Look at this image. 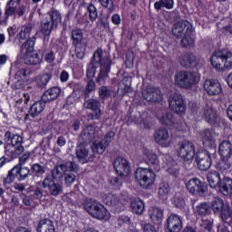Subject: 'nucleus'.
Returning a JSON list of instances; mask_svg holds the SVG:
<instances>
[{
  "label": "nucleus",
  "instance_id": "obj_1",
  "mask_svg": "<svg viewBox=\"0 0 232 232\" xmlns=\"http://www.w3.org/2000/svg\"><path fill=\"white\" fill-rule=\"evenodd\" d=\"M95 63L100 64L101 66L96 82L102 84V82H104L109 77L108 73H110L111 70V64H113V62L110 56L102 58V49H97L92 55V62L87 66L86 77L89 80H93V77H95V73L97 72V66H95Z\"/></svg>",
  "mask_w": 232,
  "mask_h": 232
},
{
  "label": "nucleus",
  "instance_id": "obj_2",
  "mask_svg": "<svg viewBox=\"0 0 232 232\" xmlns=\"http://www.w3.org/2000/svg\"><path fill=\"white\" fill-rule=\"evenodd\" d=\"M212 68L217 72H224L232 68V53L227 49H221L212 53L210 58Z\"/></svg>",
  "mask_w": 232,
  "mask_h": 232
},
{
  "label": "nucleus",
  "instance_id": "obj_3",
  "mask_svg": "<svg viewBox=\"0 0 232 232\" xmlns=\"http://www.w3.org/2000/svg\"><path fill=\"white\" fill-rule=\"evenodd\" d=\"M178 155L182 159L186 169H191L195 158V144L189 140L180 141L178 144Z\"/></svg>",
  "mask_w": 232,
  "mask_h": 232
},
{
  "label": "nucleus",
  "instance_id": "obj_4",
  "mask_svg": "<svg viewBox=\"0 0 232 232\" xmlns=\"http://www.w3.org/2000/svg\"><path fill=\"white\" fill-rule=\"evenodd\" d=\"M176 86L184 90H191V87L198 84L200 76L197 72L179 71L174 76Z\"/></svg>",
  "mask_w": 232,
  "mask_h": 232
},
{
  "label": "nucleus",
  "instance_id": "obj_5",
  "mask_svg": "<svg viewBox=\"0 0 232 232\" xmlns=\"http://www.w3.org/2000/svg\"><path fill=\"white\" fill-rule=\"evenodd\" d=\"M30 177V169L26 167H22L21 165L14 166L11 170L8 171L7 176L4 179L3 184H12L15 179L19 182L26 180Z\"/></svg>",
  "mask_w": 232,
  "mask_h": 232
},
{
  "label": "nucleus",
  "instance_id": "obj_6",
  "mask_svg": "<svg viewBox=\"0 0 232 232\" xmlns=\"http://www.w3.org/2000/svg\"><path fill=\"white\" fill-rule=\"evenodd\" d=\"M82 207L84 209L92 215L94 218H98L99 220H102L104 217H106V208L102 206L101 203L97 201H92L91 198H84Z\"/></svg>",
  "mask_w": 232,
  "mask_h": 232
},
{
  "label": "nucleus",
  "instance_id": "obj_7",
  "mask_svg": "<svg viewBox=\"0 0 232 232\" xmlns=\"http://www.w3.org/2000/svg\"><path fill=\"white\" fill-rule=\"evenodd\" d=\"M135 179L141 188L150 189L155 182V173L152 169L139 168L135 171Z\"/></svg>",
  "mask_w": 232,
  "mask_h": 232
},
{
  "label": "nucleus",
  "instance_id": "obj_8",
  "mask_svg": "<svg viewBox=\"0 0 232 232\" xmlns=\"http://www.w3.org/2000/svg\"><path fill=\"white\" fill-rule=\"evenodd\" d=\"M168 101L170 110L178 115H182L186 111V102L179 92H170Z\"/></svg>",
  "mask_w": 232,
  "mask_h": 232
},
{
  "label": "nucleus",
  "instance_id": "obj_9",
  "mask_svg": "<svg viewBox=\"0 0 232 232\" xmlns=\"http://www.w3.org/2000/svg\"><path fill=\"white\" fill-rule=\"evenodd\" d=\"M42 186L44 189H47L51 197H59L63 191V184L55 182L50 174H46L42 182Z\"/></svg>",
  "mask_w": 232,
  "mask_h": 232
},
{
  "label": "nucleus",
  "instance_id": "obj_10",
  "mask_svg": "<svg viewBox=\"0 0 232 232\" xmlns=\"http://www.w3.org/2000/svg\"><path fill=\"white\" fill-rule=\"evenodd\" d=\"M186 188L189 193L195 195L197 193L199 197H204L208 194V185L200 181L198 178H193L186 182Z\"/></svg>",
  "mask_w": 232,
  "mask_h": 232
},
{
  "label": "nucleus",
  "instance_id": "obj_11",
  "mask_svg": "<svg viewBox=\"0 0 232 232\" xmlns=\"http://www.w3.org/2000/svg\"><path fill=\"white\" fill-rule=\"evenodd\" d=\"M94 139H99L97 129L93 125H87L82 128L78 140L82 144H90Z\"/></svg>",
  "mask_w": 232,
  "mask_h": 232
},
{
  "label": "nucleus",
  "instance_id": "obj_12",
  "mask_svg": "<svg viewBox=\"0 0 232 232\" xmlns=\"http://www.w3.org/2000/svg\"><path fill=\"white\" fill-rule=\"evenodd\" d=\"M88 144L79 142L76 146V157L78 160L83 162H93L95 160V153L90 151V149H87Z\"/></svg>",
  "mask_w": 232,
  "mask_h": 232
},
{
  "label": "nucleus",
  "instance_id": "obj_13",
  "mask_svg": "<svg viewBox=\"0 0 232 232\" xmlns=\"http://www.w3.org/2000/svg\"><path fill=\"white\" fill-rule=\"evenodd\" d=\"M171 32L172 35L176 37V39H182L184 35L193 34V28L188 22L181 21L173 24Z\"/></svg>",
  "mask_w": 232,
  "mask_h": 232
},
{
  "label": "nucleus",
  "instance_id": "obj_14",
  "mask_svg": "<svg viewBox=\"0 0 232 232\" xmlns=\"http://www.w3.org/2000/svg\"><path fill=\"white\" fill-rule=\"evenodd\" d=\"M197 113H199L200 117L205 118V121L209 122V124H215L217 122V112L213 110L211 102L203 104L197 110Z\"/></svg>",
  "mask_w": 232,
  "mask_h": 232
},
{
  "label": "nucleus",
  "instance_id": "obj_15",
  "mask_svg": "<svg viewBox=\"0 0 232 232\" xmlns=\"http://www.w3.org/2000/svg\"><path fill=\"white\" fill-rule=\"evenodd\" d=\"M196 162L200 171H208L211 168V154L208 150H199L196 154Z\"/></svg>",
  "mask_w": 232,
  "mask_h": 232
},
{
  "label": "nucleus",
  "instance_id": "obj_16",
  "mask_svg": "<svg viewBox=\"0 0 232 232\" xmlns=\"http://www.w3.org/2000/svg\"><path fill=\"white\" fill-rule=\"evenodd\" d=\"M11 144V148L6 150V153H11L9 154L11 157H17L24 151V147H23V136L13 134Z\"/></svg>",
  "mask_w": 232,
  "mask_h": 232
},
{
  "label": "nucleus",
  "instance_id": "obj_17",
  "mask_svg": "<svg viewBox=\"0 0 232 232\" xmlns=\"http://www.w3.org/2000/svg\"><path fill=\"white\" fill-rule=\"evenodd\" d=\"M113 168L116 173L124 179V177H128L130 175V163L126 159L123 158H117L113 161Z\"/></svg>",
  "mask_w": 232,
  "mask_h": 232
},
{
  "label": "nucleus",
  "instance_id": "obj_18",
  "mask_svg": "<svg viewBox=\"0 0 232 232\" xmlns=\"http://www.w3.org/2000/svg\"><path fill=\"white\" fill-rule=\"evenodd\" d=\"M143 97L148 102H160L162 92L157 87L147 86L143 91Z\"/></svg>",
  "mask_w": 232,
  "mask_h": 232
},
{
  "label": "nucleus",
  "instance_id": "obj_19",
  "mask_svg": "<svg viewBox=\"0 0 232 232\" xmlns=\"http://www.w3.org/2000/svg\"><path fill=\"white\" fill-rule=\"evenodd\" d=\"M83 108L86 110H92L94 114L92 115V120L101 119V115H102V111L101 110V102L95 99H85L83 102Z\"/></svg>",
  "mask_w": 232,
  "mask_h": 232
},
{
  "label": "nucleus",
  "instance_id": "obj_20",
  "mask_svg": "<svg viewBox=\"0 0 232 232\" xmlns=\"http://www.w3.org/2000/svg\"><path fill=\"white\" fill-rule=\"evenodd\" d=\"M203 87L208 95L215 96L222 92L220 82L214 79H208L204 82Z\"/></svg>",
  "mask_w": 232,
  "mask_h": 232
},
{
  "label": "nucleus",
  "instance_id": "obj_21",
  "mask_svg": "<svg viewBox=\"0 0 232 232\" xmlns=\"http://www.w3.org/2000/svg\"><path fill=\"white\" fill-rule=\"evenodd\" d=\"M168 140H169V130L166 128H160L154 132V141L156 144L168 148Z\"/></svg>",
  "mask_w": 232,
  "mask_h": 232
},
{
  "label": "nucleus",
  "instance_id": "obj_22",
  "mask_svg": "<svg viewBox=\"0 0 232 232\" xmlns=\"http://www.w3.org/2000/svg\"><path fill=\"white\" fill-rule=\"evenodd\" d=\"M167 228L169 232H180L182 229V219L177 214L170 215L167 219Z\"/></svg>",
  "mask_w": 232,
  "mask_h": 232
},
{
  "label": "nucleus",
  "instance_id": "obj_23",
  "mask_svg": "<svg viewBox=\"0 0 232 232\" xmlns=\"http://www.w3.org/2000/svg\"><path fill=\"white\" fill-rule=\"evenodd\" d=\"M53 28H55V25L52 24V20L50 18H45L44 16L41 22L40 29L41 34L44 35V43H46V41L48 42V38Z\"/></svg>",
  "mask_w": 232,
  "mask_h": 232
},
{
  "label": "nucleus",
  "instance_id": "obj_24",
  "mask_svg": "<svg viewBox=\"0 0 232 232\" xmlns=\"http://www.w3.org/2000/svg\"><path fill=\"white\" fill-rule=\"evenodd\" d=\"M36 231L37 232H57L55 230V224L53 223V220L48 218L40 219V221L38 222Z\"/></svg>",
  "mask_w": 232,
  "mask_h": 232
},
{
  "label": "nucleus",
  "instance_id": "obj_25",
  "mask_svg": "<svg viewBox=\"0 0 232 232\" xmlns=\"http://www.w3.org/2000/svg\"><path fill=\"white\" fill-rule=\"evenodd\" d=\"M164 162L167 166V171L169 173V175H172L173 177H179L180 167H179V164L175 160H173V158L170 156H165Z\"/></svg>",
  "mask_w": 232,
  "mask_h": 232
},
{
  "label": "nucleus",
  "instance_id": "obj_26",
  "mask_svg": "<svg viewBox=\"0 0 232 232\" xmlns=\"http://www.w3.org/2000/svg\"><path fill=\"white\" fill-rule=\"evenodd\" d=\"M71 39L72 41V46L79 44H88L86 38H84V33L79 28H73L71 33Z\"/></svg>",
  "mask_w": 232,
  "mask_h": 232
},
{
  "label": "nucleus",
  "instance_id": "obj_27",
  "mask_svg": "<svg viewBox=\"0 0 232 232\" xmlns=\"http://www.w3.org/2000/svg\"><path fill=\"white\" fill-rule=\"evenodd\" d=\"M179 63L183 68H195L197 66V57L193 53H184L179 56Z\"/></svg>",
  "mask_w": 232,
  "mask_h": 232
},
{
  "label": "nucleus",
  "instance_id": "obj_28",
  "mask_svg": "<svg viewBox=\"0 0 232 232\" xmlns=\"http://www.w3.org/2000/svg\"><path fill=\"white\" fill-rule=\"evenodd\" d=\"M44 108H46V102L44 100L34 102L29 109V117L35 119V117H38L40 113H43Z\"/></svg>",
  "mask_w": 232,
  "mask_h": 232
},
{
  "label": "nucleus",
  "instance_id": "obj_29",
  "mask_svg": "<svg viewBox=\"0 0 232 232\" xmlns=\"http://www.w3.org/2000/svg\"><path fill=\"white\" fill-rule=\"evenodd\" d=\"M59 95H61V88L52 87L44 92L42 100H44V102H52V101H55Z\"/></svg>",
  "mask_w": 232,
  "mask_h": 232
},
{
  "label": "nucleus",
  "instance_id": "obj_30",
  "mask_svg": "<svg viewBox=\"0 0 232 232\" xmlns=\"http://www.w3.org/2000/svg\"><path fill=\"white\" fill-rule=\"evenodd\" d=\"M146 162L150 168H153L154 171L160 170V163L159 162V158L155 153L150 152V150L145 151Z\"/></svg>",
  "mask_w": 232,
  "mask_h": 232
},
{
  "label": "nucleus",
  "instance_id": "obj_31",
  "mask_svg": "<svg viewBox=\"0 0 232 232\" xmlns=\"http://www.w3.org/2000/svg\"><path fill=\"white\" fill-rule=\"evenodd\" d=\"M219 154L222 159H231L232 155V143L229 140H223L219 144Z\"/></svg>",
  "mask_w": 232,
  "mask_h": 232
},
{
  "label": "nucleus",
  "instance_id": "obj_32",
  "mask_svg": "<svg viewBox=\"0 0 232 232\" xmlns=\"http://www.w3.org/2000/svg\"><path fill=\"white\" fill-rule=\"evenodd\" d=\"M218 189H219L220 193H222V195H225L226 197H227V195H231L232 179L230 178H225L221 179V182L219 183V187H218Z\"/></svg>",
  "mask_w": 232,
  "mask_h": 232
},
{
  "label": "nucleus",
  "instance_id": "obj_33",
  "mask_svg": "<svg viewBox=\"0 0 232 232\" xmlns=\"http://www.w3.org/2000/svg\"><path fill=\"white\" fill-rule=\"evenodd\" d=\"M200 136L205 146L215 144V130L206 129L200 133Z\"/></svg>",
  "mask_w": 232,
  "mask_h": 232
},
{
  "label": "nucleus",
  "instance_id": "obj_34",
  "mask_svg": "<svg viewBox=\"0 0 232 232\" xmlns=\"http://www.w3.org/2000/svg\"><path fill=\"white\" fill-rule=\"evenodd\" d=\"M207 180L210 186V188H218L220 186V182H222V179H220V174L218 171H211L207 175Z\"/></svg>",
  "mask_w": 232,
  "mask_h": 232
},
{
  "label": "nucleus",
  "instance_id": "obj_35",
  "mask_svg": "<svg viewBox=\"0 0 232 232\" xmlns=\"http://www.w3.org/2000/svg\"><path fill=\"white\" fill-rule=\"evenodd\" d=\"M195 213L198 217H208L211 215V206H209L208 202L199 203L198 206H196Z\"/></svg>",
  "mask_w": 232,
  "mask_h": 232
},
{
  "label": "nucleus",
  "instance_id": "obj_36",
  "mask_svg": "<svg viewBox=\"0 0 232 232\" xmlns=\"http://www.w3.org/2000/svg\"><path fill=\"white\" fill-rule=\"evenodd\" d=\"M130 208L135 215H142L144 213V201L140 198H134L130 201Z\"/></svg>",
  "mask_w": 232,
  "mask_h": 232
},
{
  "label": "nucleus",
  "instance_id": "obj_37",
  "mask_svg": "<svg viewBox=\"0 0 232 232\" xmlns=\"http://www.w3.org/2000/svg\"><path fill=\"white\" fill-rule=\"evenodd\" d=\"M158 119L161 124H166V126H171L175 120L173 119V114L168 112L166 111H162L161 112L158 113Z\"/></svg>",
  "mask_w": 232,
  "mask_h": 232
},
{
  "label": "nucleus",
  "instance_id": "obj_38",
  "mask_svg": "<svg viewBox=\"0 0 232 232\" xmlns=\"http://www.w3.org/2000/svg\"><path fill=\"white\" fill-rule=\"evenodd\" d=\"M21 5V0H10L7 2L5 7V15L10 17L11 15H15V9Z\"/></svg>",
  "mask_w": 232,
  "mask_h": 232
},
{
  "label": "nucleus",
  "instance_id": "obj_39",
  "mask_svg": "<svg viewBox=\"0 0 232 232\" xmlns=\"http://www.w3.org/2000/svg\"><path fill=\"white\" fill-rule=\"evenodd\" d=\"M60 168L63 173H68V171L75 172L79 171V165L74 161H65L60 164Z\"/></svg>",
  "mask_w": 232,
  "mask_h": 232
},
{
  "label": "nucleus",
  "instance_id": "obj_40",
  "mask_svg": "<svg viewBox=\"0 0 232 232\" xmlns=\"http://www.w3.org/2000/svg\"><path fill=\"white\" fill-rule=\"evenodd\" d=\"M43 58L39 56L37 53L28 54L24 58V64L37 66V64H41Z\"/></svg>",
  "mask_w": 232,
  "mask_h": 232
},
{
  "label": "nucleus",
  "instance_id": "obj_41",
  "mask_svg": "<svg viewBox=\"0 0 232 232\" xmlns=\"http://www.w3.org/2000/svg\"><path fill=\"white\" fill-rule=\"evenodd\" d=\"M216 168L221 173H227L231 169V161L229 158H222L220 161L216 165Z\"/></svg>",
  "mask_w": 232,
  "mask_h": 232
},
{
  "label": "nucleus",
  "instance_id": "obj_42",
  "mask_svg": "<svg viewBox=\"0 0 232 232\" xmlns=\"http://www.w3.org/2000/svg\"><path fill=\"white\" fill-rule=\"evenodd\" d=\"M149 215L152 222H154V224H157V222H160V220H162V217H164V212L159 208H152L149 211Z\"/></svg>",
  "mask_w": 232,
  "mask_h": 232
},
{
  "label": "nucleus",
  "instance_id": "obj_43",
  "mask_svg": "<svg viewBox=\"0 0 232 232\" xmlns=\"http://www.w3.org/2000/svg\"><path fill=\"white\" fill-rule=\"evenodd\" d=\"M173 5H175V2H173V0H159L155 2L154 8L158 12L159 10H162V8L171 10V8H173Z\"/></svg>",
  "mask_w": 232,
  "mask_h": 232
},
{
  "label": "nucleus",
  "instance_id": "obj_44",
  "mask_svg": "<svg viewBox=\"0 0 232 232\" xmlns=\"http://www.w3.org/2000/svg\"><path fill=\"white\" fill-rule=\"evenodd\" d=\"M46 19H51V23L55 25V28H57V25L62 21L61 13L57 11L54 8H52L49 12V15L45 16Z\"/></svg>",
  "mask_w": 232,
  "mask_h": 232
},
{
  "label": "nucleus",
  "instance_id": "obj_45",
  "mask_svg": "<svg viewBox=\"0 0 232 232\" xmlns=\"http://www.w3.org/2000/svg\"><path fill=\"white\" fill-rule=\"evenodd\" d=\"M106 148H108V145L104 141H97L94 140L92 145V153H98V155H102L104 151H106Z\"/></svg>",
  "mask_w": 232,
  "mask_h": 232
},
{
  "label": "nucleus",
  "instance_id": "obj_46",
  "mask_svg": "<svg viewBox=\"0 0 232 232\" xmlns=\"http://www.w3.org/2000/svg\"><path fill=\"white\" fill-rule=\"evenodd\" d=\"M211 209L213 213H221L222 211H224V209H226L224 208V200L219 198H215L211 201Z\"/></svg>",
  "mask_w": 232,
  "mask_h": 232
},
{
  "label": "nucleus",
  "instance_id": "obj_47",
  "mask_svg": "<svg viewBox=\"0 0 232 232\" xmlns=\"http://www.w3.org/2000/svg\"><path fill=\"white\" fill-rule=\"evenodd\" d=\"M66 198H68V202H70V204H72V206H82V204H84V201H81L82 199V196H79L75 192H71L67 194Z\"/></svg>",
  "mask_w": 232,
  "mask_h": 232
},
{
  "label": "nucleus",
  "instance_id": "obj_48",
  "mask_svg": "<svg viewBox=\"0 0 232 232\" xmlns=\"http://www.w3.org/2000/svg\"><path fill=\"white\" fill-rule=\"evenodd\" d=\"M50 79H52V74L50 72H45L36 77V84L39 88H45L46 84L50 82Z\"/></svg>",
  "mask_w": 232,
  "mask_h": 232
},
{
  "label": "nucleus",
  "instance_id": "obj_49",
  "mask_svg": "<svg viewBox=\"0 0 232 232\" xmlns=\"http://www.w3.org/2000/svg\"><path fill=\"white\" fill-rule=\"evenodd\" d=\"M31 173L35 177H43L46 173V167L39 163H34L31 166Z\"/></svg>",
  "mask_w": 232,
  "mask_h": 232
},
{
  "label": "nucleus",
  "instance_id": "obj_50",
  "mask_svg": "<svg viewBox=\"0 0 232 232\" xmlns=\"http://www.w3.org/2000/svg\"><path fill=\"white\" fill-rule=\"evenodd\" d=\"M180 46H182V48H191L195 46V39L191 37V34H187L181 38Z\"/></svg>",
  "mask_w": 232,
  "mask_h": 232
},
{
  "label": "nucleus",
  "instance_id": "obj_51",
  "mask_svg": "<svg viewBox=\"0 0 232 232\" xmlns=\"http://www.w3.org/2000/svg\"><path fill=\"white\" fill-rule=\"evenodd\" d=\"M221 220L227 226H232V211L230 208H225L220 213Z\"/></svg>",
  "mask_w": 232,
  "mask_h": 232
},
{
  "label": "nucleus",
  "instance_id": "obj_52",
  "mask_svg": "<svg viewBox=\"0 0 232 232\" xmlns=\"http://www.w3.org/2000/svg\"><path fill=\"white\" fill-rule=\"evenodd\" d=\"M63 177H64V171L61 169V164L54 166L51 171V179H53V180H61Z\"/></svg>",
  "mask_w": 232,
  "mask_h": 232
},
{
  "label": "nucleus",
  "instance_id": "obj_53",
  "mask_svg": "<svg viewBox=\"0 0 232 232\" xmlns=\"http://www.w3.org/2000/svg\"><path fill=\"white\" fill-rule=\"evenodd\" d=\"M87 11L89 14V19L92 23H94V21H97V18L99 17V13H97V7L93 4H88L87 5Z\"/></svg>",
  "mask_w": 232,
  "mask_h": 232
},
{
  "label": "nucleus",
  "instance_id": "obj_54",
  "mask_svg": "<svg viewBox=\"0 0 232 232\" xmlns=\"http://www.w3.org/2000/svg\"><path fill=\"white\" fill-rule=\"evenodd\" d=\"M32 24H28L27 25H24L22 27L20 33H19V37L22 41H24L30 37V34H32L33 30Z\"/></svg>",
  "mask_w": 232,
  "mask_h": 232
},
{
  "label": "nucleus",
  "instance_id": "obj_55",
  "mask_svg": "<svg viewBox=\"0 0 232 232\" xmlns=\"http://www.w3.org/2000/svg\"><path fill=\"white\" fill-rule=\"evenodd\" d=\"M75 48V55L77 59H84V55L86 53V48L88 47V44H82L79 45H73Z\"/></svg>",
  "mask_w": 232,
  "mask_h": 232
},
{
  "label": "nucleus",
  "instance_id": "obj_56",
  "mask_svg": "<svg viewBox=\"0 0 232 232\" xmlns=\"http://www.w3.org/2000/svg\"><path fill=\"white\" fill-rule=\"evenodd\" d=\"M174 205L176 206V208H178V209H181V211H186V209H188L186 199H184L182 196L175 197Z\"/></svg>",
  "mask_w": 232,
  "mask_h": 232
},
{
  "label": "nucleus",
  "instance_id": "obj_57",
  "mask_svg": "<svg viewBox=\"0 0 232 232\" xmlns=\"http://www.w3.org/2000/svg\"><path fill=\"white\" fill-rule=\"evenodd\" d=\"M104 202L107 206H117L119 204V197L113 194H107Z\"/></svg>",
  "mask_w": 232,
  "mask_h": 232
},
{
  "label": "nucleus",
  "instance_id": "obj_58",
  "mask_svg": "<svg viewBox=\"0 0 232 232\" xmlns=\"http://www.w3.org/2000/svg\"><path fill=\"white\" fill-rule=\"evenodd\" d=\"M169 184H168L167 182L160 183L159 188L160 197H166L167 195H169Z\"/></svg>",
  "mask_w": 232,
  "mask_h": 232
},
{
  "label": "nucleus",
  "instance_id": "obj_59",
  "mask_svg": "<svg viewBox=\"0 0 232 232\" xmlns=\"http://www.w3.org/2000/svg\"><path fill=\"white\" fill-rule=\"evenodd\" d=\"M92 92H95V82L93 80H89L84 91L85 99L90 97V93H92Z\"/></svg>",
  "mask_w": 232,
  "mask_h": 232
},
{
  "label": "nucleus",
  "instance_id": "obj_60",
  "mask_svg": "<svg viewBox=\"0 0 232 232\" xmlns=\"http://www.w3.org/2000/svg\"><path fill=\"white\" fill-rule=\"evenodd\" d=\"M200 226L204 229H207V231H211V229H213V219L202 218Z\"/></svg>",
  "mask_w": 232,
  "mask_h": 232
},
{
  "label": "nucleus",
  "instance_id": "obj_61",
  "mask_svg": "<svg viewBox=\"0 0 232 232\" xmlns=\"http://www.w3.org/2000/svg\"><path fill=\"white\" fill-rule=\"evenodd\" d=\"M99 95L100 99H106L111 95V90H110L107 86H102L99 88Z\"/></svg>",
  "mask_w": 232,
  "mask_h": 232
},
{
  "label": "nucleus",
  "instance_id": "obj_62",
  "mask_svg": "<svg viewBox=\"0 0 232 232\" xmlns=\"http://www.w3.org/2000/svg\"><path fill=\"white\" fill-rule=\"evenodd\" d=\"M35 46V36L29 38L23 45V48H25L27 52H32Z\"/></svg>",
  "mask_w": 232,
  "mask_h": 232
},
{
  "label": "nucleus",
  "instance_id": "obj_63",
  "mask_svg": "<svg viewBox=\"0 0 232 232\" xmlns=\"http://www.w3.org/2000/svg\"><path fill=\"white\" fill-rule=\"evenodd\" d=\"M64 175H65L64 180H65L66 186H72V182H75V179H77L75 174H73L72 172L64 173Z\"/></svg>",
  "mask_w": 232,
  "mask_h": 232
},
{
  "label": "nucleus",
  "instance_id": "obj_64",
  "mask_svg": "<svg viewBox=\"0 0 232 232\" xmlns=\"http://www.w3.org/2000/svg\"><path fill=\"white\" fill-rule=\"evenodd\" d=\"M141 227L143 229V232H157V227H155V226H153L150 223L141 225Z\"/></svg>",
  "mask_w": 232,
  "mask_h": 232
}]
</instances>
